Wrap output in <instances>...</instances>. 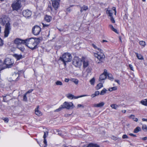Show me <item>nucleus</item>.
Wrapping results in <instances>:
<instances>
[{
    "mask_svg": "<svg viewBox=\"0 0 147 147\" xmlns=\"http://www.w3.org/2000/svg\"><path fill=\"white\" fill-rule=\"evenodd\" d=\"M9 20V18L5 16H3L2 18H0V23L3 25H5L4 31V36L5 37L8 36L11 29Z\"/></svg>",
    "mask_w": 147,
    "mask_h": 147,
    "instance_id": "obj_1",
    "label": "nucleus"
},
{
    "mask_svg": "<svg viewBox=\"0 0 147 147\" xmlns=\"http://www.w3.org/2000/svg\"><path fill=\"white\" fill-rule=\"evenodd\" d=\"M38 44L36 39L33 38L25 39L24 45L32 50L37 47Z\"/></svg>",
    "mask_w": 147,
    "mask_h": 147,
    "instance_id": "obj_2",
    "label": "nucleus"
},
{
    "mask_svg": "<svg viewBox=\"0 0 147 147\" xmlns=\"http://www.w3.org/2000/svg\"><path fill=\"white\" fill-rule=\"evenodd\" d=\"M72 57L71 54L68 53H64L62 56L60 57V60L62 61L65 65L66 62L71 61L72 60Z\"/></svg>",
    "mask_w": 147,
    "mask_h": 147,
    "instance_id": "obj_3",
    "label": "nucleus"
},
{
    "mask_svg": "<svg viewBox=\"0 0 147 147\" xmlns=\"http://www.w3.org/2000/svg\"><path fill=\"white\" fill-rule=\"evenodd\" d=\"M73 104L71 102H64L63 105H61L59 108L56 109L55 111L56 112H58L61 111L63 109H69L73 108Z\"/></svg>",
    "mask_w": 147,
    "mask_h": 147,
    "instance_id": "obj_4",
    "label": "nucleus"
},
{
    "mask_svg": "<svg viewBox=\"0 0 147 147\" xmlns=\"http://www.w3.org/2000/svg\"><path fill=\"white\" fill-rule=\"evenodd\" d=\"M94 55L100 61V62H98V63L102 62L105 58V56L103 53L102 50V51H97L96 53H94Z\"/></svg>",
    "mask_w": 147,
    "mask_h": 147,
    "instance_id": "obj_5",
    "label": "nucleus"
},
{
    "mask_svg": "<svg viewBox=\"0 0 147 147\" xmlns=\"http://www.w3.org/2000/svg\"><path fill=\"white\" fill-rule=\"evenodd\" d=\"M11 6L13 10H18L21 7L20 0H16L14 1L11 4Z\"/></svg>",
    "mask_w": 147,
    "mask_h": 147,
    "instance_id": "obj_6",
    "label": "nucleus"
},
{
    "mask_svg": "<svg viewBox=\"0 0 147 147\" xmlns=\"http://www.w3.org/2000/svg\"><path fill=\"white\" fill-rule=\"evenodd\" d=\"M14 63L13 60L9 58H6L4 61V64H5L4 65L5 66V68L11 67Z\"/></svg>",
    "mask_w": 147,
    "mask_h": 147,
    "instance_id": "obj_7",
    "label": "nucleus"
},
{
    "mask_svg": "<svg viewBox=\"0 0 147 147\" xmlns=\"http://www.w3.org/2000/svg\"><path fill=\"white\" fill-rule=\"evenodd\" d=\"M82 64L81 59L77 57H74L73 60V64L76 67L80 66Z\"/></svg>",
    "mask_w": 147,
    "mask_h": 147,
    "instance_id": "obj_8",
    "label": "nucleus"
},
{
    "mask_svg": "<svg viewBox=\"0 0 147 147\" xmlns=\"http://www.w3.org/2000/svg\"><path fill=\"white\" fill-rule=\"evenodd\" d=\"M32 31L34 35H37L39 34L41 31V28L38 26H35L32 28Z\"/></svg>",
    "mask_w": 147,
    "mask_h": 147,
    "instance_id": "obj_9",
    "label": "nucleus"
},
{
    "mask_svg": "<svg viewBox=\"0 0 147 147\" xmlns=\"http://www.w3.org/2000/svg\"><path fill=\"white\" fill-rule=\"evenodd\" d=\"M88 96L87 95H83L77 96H74V95L70 94H68L66 96L69 99L72 100L73 99H76L79 98Z\"/></svg>",
    "mask_w": 147,
    "mask_h": 147,
    "instance_id": "obj_10",
    "label": "nucleus"
},
{
    "mask_svg": "<svg viewBox=\"0 0 147 147\" xmlns=\"http://www.w3.org/2000/svg\"><path fill=\"white\" fill-rule=\"evenodd\" d=\"M25 40H24L19 38H17L14 40V43L17 45L23 44H25Z\"/></svg>",
    "mask_w": 147,
    "mask_h": 147,
    "instance_id": "obj_11",
    "label": "nucleus"
},
{
    "mask_svg": "<svg viewBox=\"0 0 147 147\" xmlns=\"http://www.w3.org/2000/svg\"><path fill=\"white\" fill-rule=\"evenodd\" d=\"M23 16L26 17H30L31 14V11L29 10H24L22 12Z\"/></svg>",
    "mask_w": 147,
    "mask_h": 147,
    "instance_id": "obj_12",
    "label": "nucleus"
},
{
    "mask_svg": "<svg viewBox=\"0 0 147 147\" xmlns=\"http://www.w3.org/2000/svg\"><path fill=\"white\" fill-rule=\"evenodd\" d=\"M107 71L106 69H105L103 73L100 75L99 77V81H100L105 79L107 78Z\"/></svg>",
    "mask_w": 147,
    "mask_h": 147,
    "instance_id": "obj_13",
    "label": "nucleus"
},
{
    "mask_svg": "<svg viewBox=\"0 0 147 147\" xmlns=\"http://www.w3.org/2000/svg\"><path fill=\"white\" fill-rule=\"evenodd\" d=\"M59 1H57L52 2V6L55 9H57L59 5Z\"/></svg>",
    "mask_w": 147,
    "mask_h": 147,
    "instance_id": "obj_14",
    "label": "nucleus"
},
{
    "mask_svg": "<svg viewBox=\"0 0 147 147\" xmlns=\"http://www.w3.org/2000/svg\"><path fill=\"white\" fill-rule=\"evenodd\" d=\"M44 19L46 22H49L52 20V17L51 16L46 15L44 18Z\"/></svg>",
    "mask_w": 147,
    "mask_h": 147,
    "instance_id": "obj_15",
    "label": "nucleus"
},
{
    "mask_svg": "<svg viewBox=\"0 0 147 147\" xmlns=\"http://www.w3.org/2000/svg\"><path fill=\"white\" fill-rule=\"evenodd\" d=\"M38 108L39 106H38L37 107V108L35 109V113L38 116H40L42 115V113L39 110H38Z\"/></svg>",
    "mask_w": 147,
    "mask_h": 147,
    "instance_id": "obj_16",
    "label": "nucleus"
},
{
    "mask_svg": "<svg viewBox=\"0 0 147 147\" xmlns=\"http://www.w3.org/2000/svg\"><path fill=\"white\" fill-rule=\"evenodd\" d=\"M92 45L94 48L95 49L96 52H97V51H102V50L97 47L95 44H92Z\"/></svg>",
    "mask_w": 147,
    "mask_h": 147,
    "instance_id": "obj_17",
    "label": "nucleus"
},
{
    "mask_svg": "<svg viewBox=\"0 0 147 147\" xmlns=\"http://www.w3.org/2000/svg\"><path fill=\"white\" fill-rule=\"evenodd\" d=\"M88 9V7L87 6L83 5L80 7V11L82 12L83 11H86Z\"/></svg>",
    "mask_w": 147,
    "mask_h": 147,
    "instance_id": "obj_18",
    "label": "nucleus"
},
{
    "mask_svg": "<svg viewBox=\"0 0 147 147\" xmlns=\"http://www.w3.org/2000/svg\"><path fill=\"white\" fill-rule=\"evenodd\" d=\"M129 119H132L134 121L136 122H137L138 121V119L135 117L134 115H130L129 116Z\"/></svg>",
    "mask_w": 147,
    "mask_h": 147,
    "instance_id": "obj_19",
    "label": "nucleus"
},
{
    "mask_svg": "<svg viewBox=\"0 0 147 147\" xmlns=\"http://www.w3.org/2000/svg\"><path fill=\"white\" fill-rule=\"evenodd\" d=\"M105 105V103L103 102H102L97 104L94 105V106L95 107H102Z\"/></svg>",
    "mask_w": 147,
    "mask_h": 147,
    "instance_id": "obj_20",
    "label": "nucleus"
},
{
    "mask_svg": "<svg viewBox=\"0 0 147 147\" xmlns=\"http://www.w3.org/2000/svg\"><path fill=\"white\" fill-rule=\"evenodd\" d=\"M14 56L17 59V60H19L23 58V56L21 55L15 54L14 55Z\"/></svg>",
    "mask_w": 147,
    "mask_h": 147,
    "instance_id": "obj_21",
    "label": "nucleus"
},
{
    "mask_svg": "<svg viewBox=\"0 0 147 147\" xmlns=\"http://www.w3.org/2000/svg\"><path fill=\"white\" fill-rule=\"evenodd\" d=\"M88 147H100V146L96 144L91 143L88 144Z\"/></svg>",
    "mask_w": 147,
    "mask_h": 147,
    "instance_id": "obj_22",
    "label": "nucleus"
},
{
    "mask_svg": "<svg viewBox=\"0 0 147 147\" xmlns=\"http://www.w3.org/2000/svg\"><path fill=\"white\" fill-rule=\"evenodd\" d=\"M4 63L0 61V69L2 70L5 68V66L4 65Z\"/></svg>",
    "mask_w": 147,
    "mask_h": 147,
    "instance_id": "obj_23",
    "label": "nucleus"
},
{
    "mask_svg": "<svg viewBox=\"0 0 147 147\" xmlns=\"http://www.w3.org/2000/svg\"><path fill=\"white\" fill-rule=\"evenodd\" d=\"M140 103L142 105L147 106V98L142 100Z\"/></svg>",
    "mask_w": 147,
    "mask_h": 147,
    "instance_id": "obj_24",
    "label": "nucleus"
},
{
    "mask_svg": "<svg viewBox=\"0 0 147 147\" xmlns=\"http://www.w3.org/2000/svg\"><path fill=\"white\" fill-rule=\"evenodd\" d=\"M136 56L138 59L140 60H142L144 59V58L143 56L140 54H138L137 53H136Z\"/></svg>",
    "mask_w": 147,
    "mask_h": 147,
    "instance_id": "obj_25",
    "label": "nucleus"
},
{
    "mask_svg": "<svg viewBox=\"0 0 147 147\" xmlns=\"http://www.w3.org/2000/svg\"><path fill=\"white\" fill-rule=\"evenodd\" d=\"M103 86V84L102 83H99L96 86L95 88L96 90H98L102 87Z\"/></svg>",
    "mask_w": 147,
    "mask_h": 147,
    "instance_id": "obj_26",
    "label": "nucleus"
},
{
    "mask_svg": "<svg viewBox=\"0 0 147 147\" xmlns=\"http://www.w3.org/2000/svg\"><path fill=\"white\" fill-rule=\"evenodd\" d=\"M111 11L110 10H109L108 8L106 11V13L108 14L109 16H112L113 13L111 12Z\"/></svg>",
    "mask_w": 147,
    "mask_h": 147,
    "instance_id": "obj_27",
    "label": "nucleus"
},
{
    "mask_svg": "<svg viewBox=\"0 0 147 147\" xmlns=\"http://www.w3.org/2000/svg\"><path fill=\"white\" fill-rule=\"evenodd\" d=\"M141 130V128L139 126L137 127L134 129V133H137Z\"/></svg>",
    "mask_w": 147,
    "mask_h": 147,
    "instance_id": "obj_28",
    "label": "nucleus"
},
{
    "mask_svg": "<svg viewBox=\"0 0 147 147\" xmlns=\"http://www.w3.org/2000/svg\"><path fill=\"white\" fill-rule=\"evenodd\" d=\"M111 107L113 109H117V108L119 107V106L115 104H113L111 105Z\"/></svg>",
    "mask_w": 147,
    "mask_h": 147,
    "instance_id": "obj_29",
    "label": "nucleus"
},
{
    "mask_svg": "<svg viewBox=\"0 0 147 147\" xmlns=\"http://www.w3.org/2000/svg\"><path fill=\"white\" fill-rule=\"evenodd\" d=\"M88 65V61L87 60H84L83 62V67L84 68L87 67Z\"/></svg>",
    "mask_w": 147,
    "mask_h": 147,
    "instance_id": "obj_30",
    "label": "nucleus"
},
{
    "mask_svg": "<svg viewBox=\"0 0 147 147\" xmlns=\"http://www.w3.org/2000/svg\"><path fill=\"white\" fill-rule=\"evenodd\" d=\"M117 89V87L116 86H114L109 88L108 90L110 91H112L113 90H116Z\"/></svg>",
    "mask_w": 147,
    "mask_h": 147,
    "instance_id": "obj_31",
    "label": "nucleus"
},
{
    "mask_svg": "<svg viewBox=\"0 0 147 147\" xmlns=\"http://www.w3.org/2000/svg\"><path fill=\"white\" fill-rule=\"evenodd\" d=\"M107 75H108V78L109 80L111 81H113L114 80V78L112 74H109Z\"/></svg>",
    "mask_w": 147,
    "mask_h": 147,
    "instance_id": "obj_32",
    "label": "nucleus"
},
{
    "mask_svg": "<svg viewBox=\"0 0 147 147\" xmlns=\"http://www.w3.org/2000/svg\"><path fill=\"white\" fill-rule=\"evenodd\" d=\"M107 90L105 88H103L102 90L101 91L100 93V94L101 95H103L106 93L107 91Z\"/></svg>",
    "mask_w": 147,
    "mask_h": 147,
    "instance_id": "obj_33",
    "label": "nucleus"
},
{
    "mask_svg": "<svg viewBox=\"0 0 147 147\" xmlns=\"http://www.w3.org/2000/svg\"><path fill=\"white\" fill-rule=\"evenodd\" d=\"M142 129L145 131H147V126L146 125L144 124L142 126Z\"/></svg>",
    "mask_w": 147,
    "mask_h": 147,
    "instance_id": "obj_34",
    "label": "nucleus"
},
{
    "mask_svg": "<svg viewBox=\"0 0 147 147\" xmlns=\"http://www.w3.org/2000/svg\"><path fill=\"white\" fill-rule=\"evenodd\" d=\"M55 84L57 85L62 86L63 85V83L60 81L58 80L55 82Z\"/></svg>",
    "mask_w": 147,
    "mask_h": 147,
    "instance_id": "obj_35",
    "label": "nucleus"
},
{
    "mask_svg": "<svg viewBox=\"0 0 147 147\" xmlns=\"http://www.w3.org/2000/svg\"><path fill=\"white\" fill-rule=\"evenodd\" d=\"M95 82V79L93 78L90 80V82L92 85H94Z\"/></svg>",
    "mask_w": 147,
    "mask_h": 147,
    "instance_id": "obj_36",
    "label": "nucleus"
},
{
    "mask_svg": "<svg viewBox=\"0 0 147 147\" xmlns=\"http://www.w3.org/2000/svg\"><path fill=\"white\" fill-rule=\"evenodd\" d=\"M73 82L76 84H77L79 82L78 80L77 79H73Z\"/></svg>",
    "mask_w": 147,
    "mask_h": 147,
    "instance_id": "obj_37",
    "label": "nucleus"
},
{
    "mask_svg": "<svg viewBox=\"0 0 147 147\" xmlns=\"http://www.w3.org/2000/svg\"><path fill=\"white\" fill-rule=\"evenodd\" d=\"M3 44V41L0 38V47L2 46Z\"/></svg>",
    "mask_w": 147,
    "mask_h": 147,
    "instance_id": "obj_38",
    "label": "nucleus"
},
{
    "mask_svg": "<svg viewBox=\"0 0 147 147\" xmlns=\"http://www.w3.org/2000/svg\"><path fill=\"white\" fill-rule=\"evenodd\" d=\"M140 44L142 46H145L146 44H145V42L143 41H142L140 42Z\"/></svg>",
    "mask_w": 147,
    "mask_h": 147,
    "instance_id": "obj_39",
    "label": "nucleus"
},
{
    "mask_svg": "<svg viewBox=\"0 0 147 147\" xmlns=\"http://www.w3.org/2000/svg\"><path fill=\"white\" fill-rule=\"evenodd\" d=\"M48 10L49 11H52L53 10V9H52V7L51 6V5H48Z\"/></svg>",
    "mask_w": 147,
    "mask_h": 147,
    "instance_id": "obj_40",
    "label": "nucleus"
},
{
    "mask_svg": "<svg viewBox=\"0 0 147 147\" xmlns=\"http://www.w3.org/2000/svg\"><path fill=\"white\" fill-rule=\"evenodd\" d=\"M26 95L27 94H25L23 96V100L24 101H26L27 100Z\"/></svg>",
    "mask_w": 147,
    "mask_h": 147,
    "instance_id": "obj_41",
    "label": "nucleus"
},
{
    "mask_svg": "<svg viewBox=\"0 0 147 147\" xmlns=\"http://www.w3.org/2000/svg\"><path fill=\"white\" fill-rule=\"evenodd\" d=\"M110 17H111V21L113 23H115V20L113 18V17L112 16H110Z\"/></svg>",
    "mask_w": 147,
    "mask_h": 147,
    "instance_id": "obj_42",
    "label": "nucleus"
},
{
    "mask_svg": "<svg viewBox=\"0 0 147 147\" xmlns=\"http://www.w3.org/2000/svg\"><path fill=\"white\" fill-rule=\"evenodd\" d=\"M48 135V133H46L45 132H44V135L43 136V138H46L47 136Z\"/></svg>",
    "mask_w": 147,
    "mask_h": 147,
    "instance_id": "obj_43",
    "label": "nucleus"
},
{
    "mask_svg": "<svg viewBox=\"0 0 147 147\" xmlns=\"http://www.w3.org/2000/svg\"><path fill=\"white\" fill-rule=\"evenodd\" d=\"M122 137L123 139L128 138V136L126 134H124V135H123Z\"/></svg>",
    "mask_w": 147,
    "mask_h": 147,
    "instance_id": "obj_44",
    "label": "nucleus"
},
{
    "mask_svg": "<svg viewBox=\"0 0 147 147\" xmlns=\"http://www.w3.org/2000/svg\"><path fill=\"white\" fill-rule=\"evenodd\" d=\"M42 24L43 26V27L45 28L46 27H48L49 26V25L47 24H45L44 23H42Z\"/></svg>",
    "mask_w": 147,
    "mask_h": 147,
    "instance_id": "obj_45",
    "label": "nucleus"
},
{
    "mask_svg": "<svg viewBox=\"0 0 147 147\" xmlns=\"http://www.w3.org/2000/svg\"><path fill=\"white\" fill-rule=\"evenodd\" d=\"M129 67L131 70L134 71V68L133 66L131 64H129Z\"/></svg>",
    "mask_w": 147,
    "mask_h": 147,
    "instance_id": "obj_46",
    "label": "nucleus"
},
{
    "mask_svg": "<svg viewBox=\"0 0 147 147\" xmlns=\"http://www.w3.org/2000/svg\"><path fill=\"white\" fill-rule=\"evenodd\" d=\"M84 105H83L80 104H78V105H77L78 108H79V107L84 108Z\"/></svg>",
    "mask_w": 147,
    "mask_h": 147,
    "instance_id": "obj_47",
    "label": "nucleus"
},
{
    "mask_svg": "<svg viewBox=\"0 0 147 147\" xmlns=\"http://www.w3.org/2000/svg\"><path fill=\"white\" fill-rule=\"evenodd\" d=\"M99 92L98 91H96L94 93V94H95V95H96V96L99 95Z\"/></svg>",
    "mask_w": 147,
    "mask_h": 147,
    "instance_id": "obj_48",
    "label": "nucleus"
},
{
    "mask_svg": "<svg viewBox=\"0 0 147 147\" xmlns=\"http://www.w3.org/2000/svg\"><path fill=\"white\" fill-rule=\"evenodd\" d=\"M33 90V89H30L25 94H27L28 93H30Z\"/></svg>",
    "mask_w": 147,
    "mask_h": 147,
    "instance_id": "obj_49",
    "label": "nucleus"
},
{
    "mask_svg": "<svg viewBox=\"0 0 147 147\" xmlns=\"http://www.w3.org/2000/svg\"><path fill=\"white\" fill-rule=\"evenodd\" d=\"M111 30L115 33H118L117 30L114 27Z\"/></svg>",
    "mask_w": 147,
    "mask_h": 147,
    "instance_id": "obj_50",
    "label": "nucleus"
},
{
    "mask_svg": "<svg viewBox=\"0 0 147 147\" xmlns=\"http://www.w3.org/2000/svg\"><path fill=\"white\" fill-rule=\"evenodd\" d=\"M111 30L115 33H118L117 30L114 27Z\"/></svg>",
    "mask_w": 147,
    "mask_h": 147,
    "instance_id": "obj_51",
    "label": "nucleus"
},
{
    "mask_svg": "<svg viewBox=\"0 0 147 147\" xmlns=\"http://www.w3.org/2000/svg\"><path fill=\"white\" fill-rule=\"evenodd\" d=\"M111 30L115 33H118L117 30L114 27Z\"/></svg>",
    "mask_w": 147,
    "mask_h": 147,
    "instance_id": "obj_52",
    "label": "nucleus"
},
{
    "mask_svg": "<svg viewBox=\"0 0 147 147\" xmlns=\"http://www.w3.org/2000/svg\"><path fill=\"white\" fill-rule=\"evenodd\" d=\"M3 120L6 123H8V119L7 118H4Z\"/></svg>",
    "mask_w": 147,
    "mask_h": 147,
    "instance_id": "obj_53",
    "label": "nucleus"
},
{
    "mask_svg": "<svg viewBox=\"0 0 147 147\" xmlns=\"http://www.w3.org/2000/svg\"><path fill=\"white\" fill-rule=\"evenodd\" d=\"M18 49L22 51H23L24 50V48L23 47H20Z\"/></svg>",
    "mask_w": 147,
    "mask_h": 147,
    "instance_id": "obj_54",
    "label": "nucleus"
},
{
    "mask_svg": "<svg viewBox=\"0 0 147 147\" xmlns=\"http://www.w3.org/2000/svg\"><path fill=\"white\" fill-rule=\"evenodd\" d=\"M115 82H116L117 83L119 84H120V81H119V80H115Z\"/></svg>",
    "mask_w": 147,
    "mask_h": 147,
    "instance_id": "obj_55",
    "label": "nucleus"
},
{
    "mask_svg": "<svg viewBox=\"0 0 147 147\" xmlns=\"http://www.w3.org/2000/svg\"><path fill=\"white\" fill-rule=\"evenodd\" d=\"M112 138L114 140H117L118 138L117 137H115V136H113L112 137Z\"/></svg>",
    "mask_w": 147,
    "mask_h": 147,
    "instance_id": "obj_56",
    "label": "nucleus"
},
{
    "mask_svg": "<svg viewBox=\"0 0 147 147\" xmlns=\"http://www.w3.org/2000/svg\"><path fill=\"white\" fill-rule=\"evenodd\" d=\"M44 143L45 144H47V141L46 138H44Z\"/></svg>",
    "mask_w": 147,
    "mask_h": 147,
    "instance_id": "obj_57",
    "label": "nucleus"
},
{
    "mask_svg": "<svg viewBox=\"0 0 147 147\" xmlns=\"http://www.w3.org/2000/svg\"><path fill=\"white\" fill-rule=\"evenodd\" d=\"M129 135L131 136H133L134 137H136V135L135 134H130Z\"/></svg>",
    "mask_w": 147,
    "mask_h": 147,
    "instance_id": "obj_58",
    "label": "nucleus"
},
{
    "mask_svg": "<svg viewBox=\"0 0 147 147\" xmlns=\"http://www.w3.org/2000/svg\"><path fill=\"white\" fill-rule=\"evenodd\" d=\"M69 81V79L67 78H65L64 81L65 82H67Z\"/></svg>",
    "mask_w": 147,
    "mask_h": 147,
    "instance_id": "obj_59",
    "label": "nucleus"
},
{
    "mask_svg": "<svg viewBox=\"0 0 147 147\" xmlns=\"http://www.w3.org/2000/svg\"><path fill=\"white\" fill-rule=\"evenodd\" d=\"M142 139L143 140H146L147 139V137H144L142 138Z\"/></svg>",
    "mask_w": 147,
    "mask_h": 147,
    "instance_id": "obj_60",
    "label": "nucleus"
},
{
    "mask_svg": "<svg viewBox=\"0 0 147 147\" xmlns=\"http://www.w3.org/2000/svg\"><path fill=\"white\" fill-rule=\"evenodd\" d=\"M109 26L111 29H112L114 27L111 24L109 25Z\"/></svg>",
    "mask_w": 147,
    "mask_h": 147,
    "instance_id": "obj_61",
    "label": "nucleus"
},
{
    "mask_svg": "<svg viewBox=\"0 0 147 147\" xmlns=\"http://www.w3.org/2000/svg\"><path fill=\"white\" fill-rule=\"evenodd\" d=\"M112 9L114 11H115V14H116V9H115V8L114 7H113V8H112Z\"/></svg>",
    "mask_w": 147,
    "mask_h": 147,
    "instance_id": "obj_62",
    "label": "nucleus"
},
{
    "mask_svg": "<svg viewBox=\"0 0 147 147\" xmlns=\"http://www.w3.org/2000/svg\"><path fill=\"white\" fill-rule=\"evenodd\" d=\"M96 96V95H95V94H92L91 95V96L93 98L94 97H95Z\"/></svg>",
    "mask_w": 147,
    "mask_h": 147,
    "instance_id": "obj_63",
    "label": "nucleus"
},
{
    "mask_svg": "<svg viewBox=\"0 0 147 147\" xmlns=\"http://www.w3.org/2000/svg\"><path fill=\"white\" fill-rule=\"evenodd\" d=\"M142 120L143 121H147V119H146L145 118H142Z\"/></svg>",
    "mask_w": 147,
    "mask_h": 147,
    "instance_id": "obj_64",
    "label": "nucleus"
}]
</instances>
